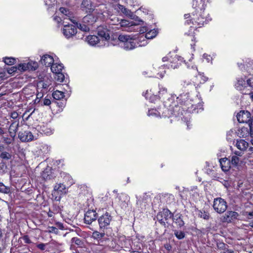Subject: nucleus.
<instances>
[{
    "instance_id": "dca6fc26",
    "label": "nucleus",
    "mask_w": 253,
    "mask_h": 253,
    "mask_svg": "<svg viewBox=\"0 0 253 253\" xmlns=\"http://www.w3.org/2000/svg\"><path fill=\"white\" fill-rule=\"evenodd\" d=\"M56 56L53 54H45L41 57V63L46 66L50 67L52 64L56 61Z\"/></svg>"
},
{
    "instance_id": "69168bd1",
    "label": "nucleus",
    "mask_w": 253,
    "mask_h": 253,
    "mask_svg": "<svg viewBox=\"0 0 253 253\" xmlns=\"http://www.w3.org/2000/svg\"><path fill=\"white\" fill-rule=\"evenodd\" d=\"M5 248L4 242L3 240L0 241V253H3Z\"/></svg>"
},
{
    "instance_id": "6e6d98bb",
    "label": "nucleus",
    "mask_w": 253,
    "mask_h": 253,
    "mask_svg": "<svg viewBox=\"0 0 253 253\" xmlns=\"http://www.w3.org/2000/svg\"><path fill=\"white\" fill-rule=\"evenodd\" d=\"M185 64L187 66V67L189 69H192L193 70H196L198 72V70H197V67L193 64L192 63H191V59H189V62H187L186 63H185Z\"/></svg>"
},
{
    "instance_id": "f3484780",
    "label": "nucleus",
    "mask_w": 253,
    "mask_h": 253,
    "mask_svg": "<svg viewBox=\"0 0 253 253\" xmlns=\"http://www.w3.org/2000/svg\"><path fill=\"white\" fill-rule=\"evenodd\" d=\"M238 216V212L234 211H228L222 216L221 220L223 222L230 223L237 219Z\"/></svg>"
},
{
    "instance_id": "5fc2aeb1",
    "label": "nucleus",
    "mask_w": 253,
    "mask_h": 253,
    "mask_svg": "<svg viewBox=\"0 0 253 253\" xmlns=\"http://www.w3.org/2000/svg\"><path fill=\"white\" fill-rule=\"evenodd\" d=\"M14 137H13V136H11L10 137H3V142L7 145L10 144L13 142V141L14 140Z\"/></svg>"
},
{
    "instance_id": "c9c22d12",
    "label": "nucleus",
    "mask_w": 253,
    "mask_h": 253,
    "mask_svg": "<svg viewBox=\"0 0 253 253\" xmlns=\"http://www.w3.org/2000/svg\"><path fill=\"white\" fill-rule=\"evenodd\" d=\"M172 219L173 222L176 224L178 227L181 228L184 226V222L181 217V215L179 214H176L173 216Z\"/></svg>"
},
{
    "instance_id": "603ef678",
    "label": "nucleus",
    "mask_w": 253,
    "mask_h": 253,
    "mask_svg": "<svg viewBox=\"0 0 253 253\" xmlns=\"http://www.w3.org/2000/svg\"><path fill=\"white\" fill-rule=\"evenodd\" d=\"M56 75L55 79L59 82H63L64 80V75L62 72H59V73H55Z\"/></svg>"
},
{
    "instance_id": "052dcab7",
    "label": "nucleus",
    "mask_w": 253,
    "mask_h": 253,
    "mask_svg": "<svg viewBox=\"0 0 253 253\" xmlns=\"http://www.w3.org/2000/svg\"><path fill=\"white\" fill-rule=\"evenodd\" d=\"M232 134L235 135V133H234V131L232 130L229 131L227 133V139L228 140L231 141L232 140V139L233 138Z\"/></svg>"
},
{
    "instance_id": "864d4df0",
    "label": "nucleus",
    "mask_w": 253,
    "mask_h": 253,
    "mask_svg": "<svg viewBox=\"0 0 253 253\" xmlns=\"http://www.w3.org/2000/svg\"><path fill=\"white\" fill-rule=\"evenodd\" d=\"M199 216L201 217V218H203V219H208L209 218V217H210V215H209V213L207 212H206L205 211H200L199 212Z\"/></svg>"
},
{
    "instance_id": "338daca9",
    "label": "nucleus",
    "mask_w": 253,
    "mask_h": 253,
    "mask_svg": "<svg viewBox=\"0 0 253 253\" xmlns=\"http://www.w3.org/2000/svg\"><path fill=\"white\" fill-rule=\"evenodd\" d=\"M37 91H38V93L37 94V97L38 98H42L43 96V94L45 93V92H43V91H41V89L38 90V88H37Z\"/></svg>"
},
{
    "instance_id": "bb28decb",
    "label": "nucleus",
    "mask_w": 253,
    "mask_h": 253,
    "mask_svg": "<svg viewBox=\"0 0 253 253\" xmlns=\"http://www.w3.org/2000/svg\"><path fill=\"white\" fill-rule=\"evenodd\" d=\"M219 163L222 170L224 171H228L231 168V163L229 160L226 158L219 160Z\"/></svg>"
},
{
    "instance_id": "8fccbe9b",
    "label": "nucleus",
    "mask_w": 253,
    "mask_h": 253,
    "mask_svg": "<svg viewBox=\"0 0 253 253\" xmlns=\"http://www.w3.org/2000/svg\"><path fill=\"white\" fill-rule=\"evenodd\" d=\"M174 234L176 237L179 240L182 239L185 237V233L181 231L175 230L174 231Z\"/></svg>"
},
{
    "instance_id": "0eeeda50",
    "label": "nucleus",
    "mask_w": 253,
    "mask_h": 253,
    "mask_svg": "<svg viewBox=\"0 0 253 253\" xmlns=\"http://www.w3.org/2000/svg\"><path fill=\"white\" fill-rule=\"evenodd\" d=\"M68 192V187L62 183H56L53 187L52 195L54 200L59 201L61 198Z\"/></svg>"
},
{
    "instance_id": "6ab92c4d",
    "label": "nucleus",
    "mask_w": 253,
    "mask_h": 253,
    "mask_svg": "<svg viewBox=\"0 0 253 253\" xmlns=\"http://www.w3.org/2000/svg\"><path fill=\"white\" fill-rule=\"evenodd\" d=\"M111 220L112 217L108 212L101 215L98 219L100 227L101 228L106 227L110 224Z\"/></svg>"
},
{
    "instance_id": "3c124183",
    "label": "nucleus",
    "mask_w": 253,
    "mask_h": 253,
    "mask_svg": "<svg viewBox=\"0 0 253 253\" xmlns=\"http://www.w3.org/2000/svg\"><path fill=\"white\" fill-rule=\"evenodd\" d=\"M71 242L72 244H75L79 247H81L83 244L82 240L78 237L72 238Z\"/></svg>"
},
{
    "instance_id": "9b49d317",
    "label": "nucleus",
    "mask_w": 253,
    "mask_h": 253,
    "mask_svg": "<svg viewBox=\"0 0 253 253\" xmlns=\"http://www.w3.org/2000/svg\"><path fill=\"white\" fill-rule=\"evenodd\" d=\"M172 216V213L168 209H164L162 211L159 212L157 216V220L163 225L168 222V220Z\"/></svg>"
},
{
    "instance_id": "39448f33",
    "label": "nucleus",
    "mask_w": 253,
    "mask_h": 253,
    "mask_svg": "<svg viewBox=\"0 0 253 253\" xmlns=\"http://www.w3.org/2000/svg\"><path fill=\"white\" fill-rule=\"evenodd\" d=\"M118 45L126 50H130L137 47L135 37L121 34L118 37Z\"/></svg>"
},
{
    "instance_id": "a211bd4d",
    "label": "nucleus",
    "mask_w": 253,
    "mask_h": 253,
    "mask_svg": "<svg viewBox=\"0 0 253 253\" xmlns=\"http://www.w3.org/2000/svg\"><path fill=\"white\" fill-rule=\"evenodd\" d=\"M138 24H136V22L131 21H129L126 20L121 19L120 20V24L119 26L120 28H127V29L126 30L127 31H133L135 30V27H136V29H138Z\"/></svg>"
},
{
    "instance_id": "6e6552de",
    "label": "nucleus",
    "mask_w": 253,
    "mask_h": 253,
    "mask_svg": "<svg viewBox=\"0 0 253 253\" xmlns=\"http://www.w3.org/2000/svg\"><path fill=\"white\" fill-rule=\"evenodd\" d=\"M237 119L240 123L247 124L251 132H253V121L250 113L247 111H241L237 115Z\"/></svg>"
},
{
    "instance_id": "393cba45",
    "label": "nucleus",
    "mask_w": 253,
    "mask_h": 253,
    "mask_svg": "<svg viewBox=\"0 0 253 253\" xmlns=\"http://www.w3.org/2000/svg\"><path fill=\"white\" fill-rule=\"evenodd\" d=\"M97 17L93 14H88L84 16L82 20V22L90 27L96 21Z\"/></svg>"
},
{
    "instance_id": "72a5a7b5",
    "label": "nucleus",
    "mask_w": 253,
    "mask_h": 253,
    "mask_svg": "<svg viewBox=\"0 0 253 253\" xmlns=\"http://www.w3.org/2000/svg\"><path fill=\"white\" fill-rule=\"evenodd\" d=\"M50 67L51 72L54 74L59 73V72H62L63 68V66L62 64L58 63L55 62Z\"/></svg>"
},
{
    "instance_id": "b1692460",
    "label": "nucleus",
    "mask_w": 253,
    "mask_h": 253,
    "mask_svg": "<svg viewBox=\"0 0 253 253\" xmlns=\"http://www.w3.org/2000/svg\"><path fill=\"white\" fill-rule=\"evenodd\" d=\"M243 152L235 151L234 154L231 156L230 163L234 166H237L240 162L242 161L240 157L242 156Z\"/></svg>"
},
{
    "instance_id": "a18cd8bd",
    "label": "nucleus",
    "mask_w": 253,
    "mask_h": 253,
    "mask_svg": "<svg viewBox=\"0 0 253 253\" xmlns=\"http://www.w3.org/2000/svg\"><path fill=\"white\" fill-rule=\"evenodd\" d=\"M3 61L5 63V64L12 65L15 63L16 59L13 57H5L3 58Z\"/></svg>"
},
{
    "instance_id": "2eb2a0df",
    "label": "nucleus",
    "mask_w": 253,
    "mask_h": 253,
    "mask_svg": "<svg viewBox=\"0 0 253 253\" xmlns=\"http://www.w3.org/2000/svg\"><path fill=\"white\" fill-rule=\"evenodd\" d=\"M62 33L64 36L67 39L72 37L77 33V29L73 25L66 24L64 25Z\"/></svg>"
},
{
    "instance_id": "9d476101",
    "label": "nucleus",
    "mask_w": 253,
    "mask_h": 253,
    "mask_svg": "<svg viewBox=\"0 0 253 253\" xmlns=\"http://www.w3.org/2000/svg\"><path fill=\"white\" fill-rule=\"evenodd\" d=\"M213 208L215 211L219 213H223L227 209L226 202L221 198H216L214 199Z\"/></svg>"
},
{
    "instance_id": "bf43d9fd",
    "label": "nucleus",
    "mask_w": 253,
    "mask_h": 253,
    "mask_svg": "<svg viewBox=\"0 0 253 253\" xmlns=\"http://www.w3.org/2000/svg\"><path fill=\"white\" fill-rule=\"evenodd\" d=\"M203 58L205 59L207 63H212V58L210 55L204 53L203 55Z\"/></svg>"
},
{
    "instance_id": "c756f323",
    "label": "nucleus",
    "mask_w": 253,
    "mask_h": 253,
    "mask_svg": "<svg viewBox=\"0 0 253 253\" xmlns=\"http://www.w3.org/2000/svg\"><path fill=\"white\" fill-rule=\"evenodd\" d=\"M236 146L237 148L240 150L239 152H243L247 149L249 144L245 140L239 139L237 140Z\"/></svg>"
},
{
    "instance_id": "423d86ee",
    "label": "nucleus",
    "mask_w": 253,
    "mask_h": 253,
    "mask_svg": "<svg viewBox=\"0 0 253 253\" xmlns=\"http://www.w3.org/2000/svg\"><path fill=\"white\" fill-rule=\"evenodd\" d=\"M163 62L168 61L169 63L164 64L163 66L167 67L168 69L177 68L183 62V58L174 53L170 55V53L162 58Z\"/></svg>"
},
{
    "instance_id": "a19ab883",
    "label": "nucleus",
    "mask_w": 253,
    "mask_h": 253,
    "mask_svg": "<svg viewBox=\"0 0 253 253\" xmlns=\"http://www.w3.org/2000/svg\"><path fill=\"white\" fill-rule=\"evenodd\" d=\"M158 34V31L155 29L151 30L147 32L144 35L148 40L155 38Z\"/></svg>"
},
{
    "instance_id": "2f4dec72",
    "label": "nucleus",
    "mask_w": 253,
    "mask_h": 253,
    "mask_svg": "<svg viewBox=\"0 0 253 253\" xmlns=\"http://www.w3.org/2000/svg\"><path fill=\"white\" fill-rule=\"evenodd\" d=\"M19 126V123L17 121H14L11 123L9 127V132L10 136L15 137L16 132Z\"/></svg>"
},
{
    "instance_id": "a878e982",
    "label": "nucleus",
    "mask_w": 253,
    "mask_h": 253,
    "mask_svg": "<svg viewBox=\"0 0 253 253\" xmlns=\"http://www.w3.org/2000/svg\"><path fill=\"white\" fill-rule=\"evenodd\" d=\"M114 8L119 13H123L126 16H131L132 15V12L129 9H127L125 6L120 4L115 5L114 6Z\"/></svg>"
},
{
    "instance_id": "e2e57ef3",
    "label": "nucleus",
    "mask_w": 253,
    "mask_h": 253,
    "mask_svg": "<svg viewBox=\"0 0 253 253\" xmlns=\"http://www.w3.org/2000/svg\"><path fill=\"white\" fill-rule=\"evenodd\" d=\"M247 84L249 86L253 88V76L247 80Z\"/></svg>"
},
{
    "instance_id": "13d9d810",
    "label": "nucleus",
    "mask_w": 253,
    "mask_h": 253,
    "mask_svg": "<svg viewBox=\"0 0 253 253\" xmlns=\"http://www.w3.org/2000/svg\"><path fill=\"white\" fill-rule=\"evenodd\" d=\"M181 84L184 87H186L189 86H196V84H193L191 83V82L189 80L183 81L182 82V83Z\"/></svg>"
},
{
    "instance_id": "f704fd0d",
    "label": "nucleus",
    "mask_w": 253,
    "mask_h": 253,
    "mask_svg": "<svg viewBox=\"0 0 253 253\" xmlns=\"http://www.w3.org/2000/svg\"><path fill=\"white\" fill-rule=\"evenodd\" d=\"M59 11L63 14L62 16H63V17L66 18L67 19H68L72 23H75L74 19L72 18L71 16V14L67 9L64 7H60L59 8Z\"/></svg>"
},
{
    "instance_id": "774afa93",
    "label": "nucleus",
    "mask_w": 253,
    "mask_h": 253,
    "mask_svg": "<svg viewBox=\"0 0 253 253\" xmlns=\"http://www.w3.org/2000/svg\"><path fill=\"white\" fill-rule=\"evenodd\" d=\"M43 105L45 106H49L51 104V101L49 98L45 97L43 100Z\"/></svg>"
},
{
    "instance_id": "f03ea898",
    "label": "nucleus",
    "mask_w": 253,
    "mask_h": 253,
    "mask_svg": "<svg viewBox=\"0 0 253 253\" xmlns=\"http://www.w3.org/2000/svg\"><path fill=\"white\" fill-rule=\"evenodd\" d=\"M208 0H193L192 7L195 9L196 13H193L192 17L189 14L184 15L185 19L191 18L186 20L185 23L188 25L192 23L193 26H190V28H192L193 29L201 27L211 20L209 14L204 11Z\"/></svg>"
},
{
    "instance_id": "c85d7f7f",
    "label": "nucleus",
    "mask_w": 253,
    "mask_h": 253,
    "mask_svg": "<svg viewBox=\"0 0 253 253\" xmlns=\"http://www.w3.org/2000/svg\"><path fill=\"white\" fill-rule=\"evenodd\" d=\"M42 178L45 181L50 180L54 178L52 170L50 168H46L42 173Z\"/></svg>"
},
{
    "instance_id": "c03bdc74",
    "label": "nucleus",
    "mask_w": 253,
    "mask_h": 253,
    "mask_svg": "<svg viewBox=\"0 0 253 253\" xmlns=\"http://www.w3.org/2000/svg\"><path fill=\"white\" fill-rule=\"evenodd\" d=\"M105 234L104 233H100L98 231H94L92 233V237L93 239L98 240H101L104 238Z\"/></svg>"
},
{
    "instance_id": "4d7b16f0",
    "label": "nucleus",
    "mask_w": 253,
    "mask_h": 253,
    "mask_svg": "<svg viewBox=\"0 0 253 253\" xmlns=\"http://www.w3.org/2000/svg\"><path fill=\"white\" fill-rule=\"evenodd\" d=\"M0 157L2 159L8 160L11 158V155L8 152H2L0 153Z\"/></svg>"
},
{
    "instance_id": "ea45409f",
    "label": "nucleus",
    "mask_w": 253,
    "mask_h": 253,
    "mask_svg": "<svg viewBox=\"0 0 253 253\" xmlns=\"http://www.w3.org/2000/svg\"><path fill=\"white\" fill-rule=\"evenodd\" d=\"M161 112L160 110L156 109H151L148 110L147 115L148 116H151L154 117H161Z\"/></svg>"
},
{
    "instance_id": "de8ad7c7",
    "label": "nucleus",
    "mask_w": 253,
    "mask_h": 253,
    "mask_svg": "<svg viewBox=\"0 0 253 253\" xmlns=\"http://www.w3.org/2000/svg\"><path fill=\"white\" fill-rule=\"evenodd\" d=\"M10 191V187L5 186L2 183H0V192L7 194Z\"/></svg>"
},
{
    "instance_id": "412c9836",
    "label": "nucleus",
    "mask_w": 253,
    "mask_h": 253,
    "mask_svg": "<svg viewBox=\"0 0 253 253\" xmlns=\"http://www.w3.org/2000/svg\"><path fill=\"white\" fill-rule=\"evenodd\" d=\"M18 137L22 142H28L35 139V136L32 133L28 130L20 131L18 133Z\"/></svg>"
},
{
    "instance_id": "20e7f679",
    "label": "nucleus",
    "mask_w": 253,
    "mask_h": 253,
    "mask_svg": "<svg viewBox=\"0 0 253 253\" xmlns=\"http://www.w3.org/2000/svg\"><path fill=\"white\" fill-rule=\"evenodd\" d=\"M159 90L156 86L152 87L150 90H147L143 92L144 96L146 99H148L151 102H155L159 99H162L163 101L168 99L173 98L175 95L170 94L167 92V89L162 86L159 85Z\"/></svg>"
},
{
    "instance_id": "4468645a",
    "label": "nucleus",
    "mask_w": 253,
    "mask_h": 253,
    "mask_svg": "<svg viewBox=\"0 0 253 253\" xmlns=\"http://www.w3.org/2000/svg\"><path fill=\"white\" fill-rule=\"evenodd\" d=\"M52 85V81L48 77H46L43 81H41L38 83L37 87L38 90L41 89L43 92H47L48 90L51 89L50 86Z\"/></svg>"
},
{
    "instance_id": "f8f14e48",
    "label": "nucleus",
    "mask_w": 253,
    "mask_h": 253,
    "mask_svg": "<svg viewBox=\"0 0 253 253\" xmlns=\"http://www.w3.org/2000/svg\"><path fill=\"white\" fill-rule=\"evenodd\" d=\"M38 67V63L32 60H30L27 63H20L18 65V70L20 71H35Z\"/></svg>"
},
{
    "instance_id": "680f3d73",
    "label": "nucleus",
    "mask_w": 253,
    "mask_h": 253,
    "mask_svg": "<svg viewBox=\"0 0 253 253\" xmlns=\"http://www.w3.org/2000/svg\"><path fill=\"white\" fill-rule=\"evenodd\" d=\"M55 1V0H44L45 4L49 7L54 5Z\"/></svg>"
},
{
    "instance_id": "ddd939ff",
    "label": "nucleus",
    "mask_w": 253,
    "mask_h": 253,
    "mask_svg": "<svg viewBox=\"0 0 253 253\" xmlns=\"http://www.w3.org/2000/svg\"><path fill=\"white\" fill-rule=\"evenodd\" d=\"M113 33V32L111 29L110 25L108 27L107 26H100L97 28L98 36L105 40H109L110 35Z\"/></svg>"
},
{
    "instance_id": "473e14b6",
    "label": "nucleus",
    "mask_w": 253,
    "mask_h": 253,
    "mask_svg": "<svg viewBox=\"0 0 253 253\" xmlns=\"http://www.w3.org/2000/svg\"><path fill=\"white\" fill-rule=\"evenodd\" d=\"M246 82L245 78H243L242 77L237 78V82L235 84V88L239 90H242L246 86Z\"/></svg>"
},
{
    "instance_id": "f257e3e1",
    "label": "nucleus",
    "mask_w": 253,
    "mask_h": 253,
    "mask_svg": "<svg viewBox=\"0 0 253 253\" xmlns=\"http://www.w3.org/2000/svg\"><path fill=\"white\" fill-rule=\"evenodd\" d=\"M175 99H176L177 105L179 103L183 105L180 107L182 111L186 120L187 128H190V113H198L201 112L203 109L201 104V100L198 95H192L189 92H184L178 96L175 95Z\"/></svg>"
},
{
    "instance_id": "1a4fd4ad",
    "label": "nucleus",
    "mask_w": 253,
    "mask_h": 253,
    "mask_svg": "<svg viewBox=\"0 0 253 253\" xmlns=\"http://www.w3.org/2000/svg\"><path fill=\"white\" fill-rule=\"evenodd\" d=\"M99 6L104 7L102 2L98 1V3H97L90 0H83L81 5L83 9L85 10L86 12L89 13L92 12L95 10L96 11L95 13H97L98 9L95 8Z\"/></svg>"
},
{
    "instance_id": "7c9ffc66",
    "label": "nucleus",
    "mask_w": 253,
    "mask_h": 253,
    "mask_svg": "<svg viewBox=\"0 0 253 253\" xmlns=\"http://www.w3.org/2000/svg\"><path fill=\"white\" fill-rule=\"evenodd\" d=\"M60 174L63 181L66 183L67 186H70L74 183L73 178L69 174L63 172Z\"/></svg>"
},
{
    "instance_id": "5701e85b",
    "label": "nucleus",
    "mask_w": 253,
    "mask_h": 253,
    "mask_svg": "<svg viewBox=\"0 0 253 253\" xmlns=\"http://www.w3.org/2000/svg\"><path fill=\"white\" fill-rule=\"evenodd\" d=\"M129 197L125 194H122L119 197V204L122 209L126 210L129 202Z\"/></svg>"
},
{
    "instance_id": "79ce46f5",
    "label": "nucleus",
    "mask_w": 253,
    "mask_h": 253,
    "mask_svg": "<svg viewBox=\"0 0 253 253\" xmlns=\"http://www.w3.org/2000/svg\"><path fill=\"white\" fill-rule=\"evenodd\" d=\"M52 95L54 99L60 100L64 98V93L59 90H56L52 93Z\"/></svg>"
},
{
    "instance_id": "aec40b11",
    "label": "nucleus",
    "mask_w": 253,
    "mask_h": 253,
    "mask_svg": "<svg viewBox=\"0 0 253 253\" xmlns=\"http://www.w3.org/2000/svg\"><path fill=\"white\" fill-rule=\"evenodd\" d=\"M139 28L140 29L139 32H141L142 34L137 38L135 37L136 44L137 45V47L145 46L148 43V39L143 33L144 32V30H146L144 27H139L138 29Z\"/></svg>"
},
{
    "instance_id": "0e129e2a",
    "label": "nucleus",
    "mask_w": 253,
    "mask_h": 253,
    "mask_svg": "<svg viewBox=\"0 0 253 253\" xmlns=\"http://www.w3.org/2000/svg\"><path fill=\"white\" fill-rule=\"evenodd\" d=\"M41 147H42V149H41V150L42 151V150L44 153H47L49 150L48 146L46 144L42 145Z\"/></svg>"
},
{
    "instance_id": "e433bc0d",
    "label": "nucleus",
    "mask_w": 253,
    "mask_h": 253,
    "mask_svg": "<svg viewBox=\"0 0 253 253\" xmlns=\"http://www.w3.org/2000/svg\"><path fill=\"white\" fill-rule=\"evenodd\" d=\"M86 40L89 45L94 46L98 43L99 40L98 37L94 35H90L86 37Z\"/></svg>"
},
{
    "instance_id": "7ed1b4c3",
    "label": "nucleus",
    "mask_w": 253,
    "mask_h": 253,
    "mask_svg": "<svg viewBox=\"0 0 253 253\" xmlns=\"http://www.w3.org/2000/svg\"><path fill=\"white\" fill-rule=\"evenodd\" d=\"M175 96L173 98L168 99L164 100L163 106L158 108L161 112V117L164 118H173L174 121L178 120V118H181V120L186 124V120L182 111H181L180 106L177 105L175 101Z\"/></svg>"
},
{
    "instance_id": "37998d69",
    "label": "nucleus",
    "mask_w": 253,
    "mask_h": 253,
    "mask_svg": "<svg viewBox=\"0 0 253 253\" xmlns=\"http://www.w3.org/2000/svg\"><path fill=\"white\" fill-rule=\"evenodd\" d=\"M120 20L121 19H120L118 17L116 16H114L110 19V25H115L117 26L116 27L117 29H119Z\"/></svg>"
},
{
    "instance_id": "4c0bfd02",
    "label": "nucleus",
    "mask_w": 253,
    "mask_h": 253,
    "mask_svg": "<svg viewBox=\"0 0 253 253\" xmlns=\"http://www.w3.org/2000/svg\"><path fill=\"white\" fill-rule=\"evenodd\" d=\"M40 131L41 133L46 135H50L53 133V129L51 127H48L46 125H43L40 126Z\"/></svg>"
},
{
    "instance_id": "49530a36",
    "label": "nucleus",
    "mask_w": 253,
    "mask_h": 253,
    "mask_svg": "<svg viewBox=\"0 0 253 253\" xmlns=\"http://www.w3.org/2000/svg\"><path fill=\"white\" fill-rule=\"evenodd\" d=\"M198 74L196 76L197 79H200V83L204 84L206 82H207L208 80V78L206 77L203 73L199 72L198 71Z\"/></svg>"
},
{
    "instance_id": "4be33fe9",
    "label": "nucleus",
    "mask_w": 253,
    "mask_h": 253,
    "mask_svg": "<svg viewBox=\"0 0 253 253\" xmlns=\"http://www.w3.org/2000/svg\"><path fill=\"white\" fill-rule=\"evenodd\" d=\"M97 213L94 210H88L84 214V221L86 224H91L97 218Z\"/></svg>"
},
{
    "instance_id": "09e8293b",
    "label": "nucleus",
    "mask_w": 253,
    "mask_h": 253,
    "mask_svg": "<svg viewBox=\"0 0 253 253\" xmlns=\"http://www.w3.org/2000/svg\"><path fill=\"white\" fill-rule=\"evenodd\" d=\"M67 19L66 18L63 17V16L59 17L56 15L53 16V20L58 23H62L63 25H65L67 23L65 21V20Z\"/></svg>"
},
{
    "instance_id": "cd10ccee",
    "label": "nucleus",
    "mask_w": 253,
    "mask_h": 253,
    "mask_svg": "<svg viewBox=\"0 0 253 253\" xmlns=\"http://www.w3.org/2000/svg\"><path fill=\"white\" fill-rule=\"evenodd\" d=\"M236 133L237 135L240 137H246L249 134H251V135L253 134V132L251 131L250 127L249 129L248 127L244 126L239 128Z\"/></svg>"
},
{
    "instance_id": "58836bf2",
    "label": "nucleus",
    "mask_w": 253,
    "mask_h": 253,
    "mask_svg": "<svg viewBox=\"0 0 253 253\" xmlns=\"http://www.w3.org/2000/svg\"><path fill=\"white\" fill-rule=\"evenodd\" d=\"M74 21L75 22L74 24H75L77 27L80 30L84 32H88L90 30V27L86 24L83 23L82 22V23H80L76 22L75 20H74Z\"/></svg>"
}]
</instances>
